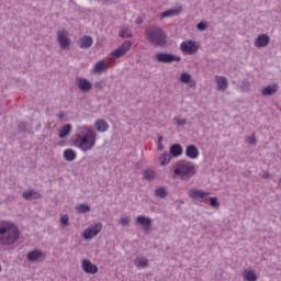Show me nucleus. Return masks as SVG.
<instances>
[{
    "label": "nucleus",
    "instance_id": "nucleus-1",
    "mask_svg": "<svg viewBox=\"0 0 281 281\" xmlns=\"http://www.w3.org/2000/svg\"><path fill=\"white\" fill-rule=\"evenodd\" d=\"M97 142L98 133H95L91 126H81L79 132L75 134L72 144L83 153H88V150L95 148Z\"/></svg>",
    "mask_w": 281,
    "mask_h": 281
},
{
    "label": "nucleus",
    "instance_id": "nucleus-2",
    "mask_svg": "<svg viewBox=\"0 0 281 281\" xmlns=\"http://www.w3.org/2000/svg\"><path fill=\"white\" fill-rule=\"evenodd\" d=\"M21 238L19 226L12 222L0 221V245L10 247Z\"/></svg>",
    "mask_w": 281,
    "mask_h": 281
},
{
    "label": "nucleus",
    "instance_id": "nucleus-3",
    "mask_svg": "<svg viewBox=\"0 0 281 281\" xmlns=\"http://www.w3.org/2000/svg\"><path fill=\"white\" fill-rule=\"evenodd\" d=\"M173 175L181 179V181H190L196 175L194 164L188 160H178L173 166Z\"/></svg>",
    "mask_w": 281,
    "mask_h": 281
},
{
    "label": "nucleus",
    "instance_id": "nucleus-4",
    "mask_svg": "<svg viewBox=\"0 0 281 281\" xmlns=\"http://www.w3.org/2000/svg\"><path fill=\"white\" fill-rule=\"evenodd\" d=\"M145 34L148 43H151V45H158L161 47V45H166L167 43L166 33L159 26L150 25L146 29Z\"/></svg>",
    "mask_w": 281,
    "mask_h": 281
},
{
    "label": "nucleus",
    "instance_id": "nucleus-5",
    "mask_svg": "<svg viewBox=\"0 0 281 281\" xmlns=\"http://www.w3.org/2000/svg\"><path fill=\"white\" fill-rule=\"evenodd\" d=\"M156 60L164 65H172V63H181V57L173 55L172 53H157Z\"/></svg>",
    "mask_w": 281,
    "mask_h": 281
},
{
    "label": "nucleus",
    "instance_id": "nucleus-6",
    "mask_svg": "<svg viewBox=\"0 0 281 281\" xmlns=\"http://www.w3.org/2000/svg\"><path fill=\"white\" fill-rule=\"evenodd\" d=\"M101 232H102V223H97V224L88 227L83 232V239L91 240L92 238H95V236H98V234H100Z\"/></svg>",
    "mask_w": 281,
    "mask_h": 281
},
{
    "label": "nucleus",
    "instance_id": "nucleus-7",
    "mask_svg": "<svg viewBox=\"0 0 281 281\" xmlns=\"http://www.w3.org/2000/svg\"><path fill=\"white\" fill-rule=\"evenodd\" d=\"M180 49L183 54H189V56H192V54H196V52H199V45H196V42L190 40L182 42L180 44Z\"/></svg>",
    "mask_w": 281,
    "mask_h": 281
},
{
    "label": "nucleus",
    "instance_id": "nucleus-8",
    "mask_svg": "<svg viewBox=\"0 0 281 281\" xmlns=\"http://www.w3.org/2000/svg\"><path fill=\"white\" fill-rule=\"evenodd\" d=\"M210 192H205L201 189H192L189 192L190 199H193V201H198V203H207V195Z\"/></svg>",
    "mask_w": 281,
    "mask_h": 281
},
{
    "label": "nucleus",
    "instance_id": "nucleus-9",
    "mask_svg": "<svg viewBox=\"0 0 281 281\" xmlns=\"http://www.w3.org/2000/svg\"><path fill=\"white\" fill-rule=\"evenodd\" d=\"M131 47H133V43L131 41H125L119 46V48L111 53V56L113 58H122V56H124L128 49H131Z\"/></svg>",
    "mask_w": 281,
    "mask_h": 281
},
{
    "label": "nucleus",
    "instance_id": "nucleus-10",
    "mask_svg": "<svg viewBox=\"0 0 281 281\" xmlns=\"http://www.w3.org/2000/svg\"><path fill=\"white\" fill-rule=\"evenodd\" d=\"M76 85L78 89H80L83 93H89L91 89H93V83L89 81L87 78L77 77L76 78Z\"/></svg>",
    "mask_w": 281,
    "mask_h": 281
},
{
    "label": "nucleus",
    "instance_id": "nucleus-11",
    "mask_svg": "<svg viewBox=\"0 0 281 281\" xmlns=\"http://www.w3.org/2000/svg\"><path fill=\"white\" fill-rule=\"evenodd\" d=\"M69 33H67V31L61 30V31H57V41L61 47V49H67V47H69V45H71V40H69Z\"/></svg>",
    "mask_w": 281,
    "mask_h": 281
},
{
    "label": "nucleus",
    "instance_id": "nucleus-12",
    "mask_svg": "<svg viewBox=\"0 0 281 281\" xmlns=\"http://www.w3.org/2000/svg\"><path fill=\"white\" fill-rule=\"evenodd\" d=\"M136 223L142 226V229L145 232H148L153 227V218L145 216V215H138L136 217Z\"/></svg>",
    "mask_w": 281,
    "mask_h": 281
},
{
    "label": "nucleus",
    "instance_id": "nucleus-13",
    "mask_svg": "<svg viewBox=\"0 0 281 281\" xmlns=\"http://www.w3.org/2000/svg\"><path fill=\"white\" fill-rule=\"evenodd\" d=\"M81 267L85 273H90L91 276L98 273V266L93 265L89 259H83L81 262Z\"/></svg>",
    "mask_w": 281,
    "mask_h": 281
},
{
    "label": "nucleus",
    "instance_id": "nucleus-14",
    "mask_svg": "<svg viewBox=\"0 0 281 281\" xmlns=\"http://www.w3.org/2000/svg\"><path fill=\"white\" fill-rule=\"evenodd\" d=\"M271 43V37L268 34H260L255 40V47H267Z\"/></svg>",
    "mask_w": 281,
    "mask_h": 281
},
{
    "label": "nucleus",
    "instance_id": "nucleus-15",
    "mask_svg": "<svg viewBox=\"0 0 281 281\" xmlns=\"http://www.w3.org/2000/svg\"><path fill=\"white\" fill-rule=\"evenodd\" d=\"M26 258L29 262H36L41 260V258H45V255L43 254L42 250L33 249L30 252H27Z\"/></svg>",
    "mask_w": 281,
    "mask_h": 281
},
{
    "label": "nucleus",
    "instance_id": "nucleus-16",
    "mask_svg": "<svg viewBox=\"0 0 281 281\" xmlns=\"http://www.w3.org/2000/svg\"><path fill=\"white\" fill-rule=\"evenodd\" d=\"M71 131H74V126L70 123L65 124L58 132V137L60 139H65L71 135Z\"/></svg>",
    "mask_w": 281,
    "mask_h": 281
},
{
    "label": "nucleus",
    "instance_id": "nucleus-17",
    "mask_svg": "<svg viewBox=\"0 0 281 281\" xmlns=\"http://www.w3.org/2000/svg\"><path fill=\"white\" fill-rule=\"evenodd\" d=\"M169 154L171 157H181L183 155V146L179 143H175L169 147Z\"/></svg>",
    "mask_w": 281,
    "mask_h": 281
},
{
    "label": "nucleus",
    "instance_id": "nucleus-18",
    "mask_svg": "<svg viewBox=\"0 0 281 281\" xmlns=\"http://www.w3.org/2000/svg\"><path fill=\"white\" fill-rule=\"evenodd\" d=\"M91 45H93V37L85 35L83 37L79 38V47L81 49H89Z\"/></svg>",
    "mask_w": 281,
    "mask_h": 281
},
{
    "label": "nucleus",
    "instance_id": "nucleus-19",
    "mask_svg": "<svg viewBox=\"0 0 281 281\" xmlns=\"http://www.w3.org/2000/svg\"><path fill=\"white\" fill-rule=\"evenodd\" d=\"M186 156L189 159H196L199 157V148L195 145H188L186 148Z\"/></svg>",
    "mask_w": 281,
    "mask_h": 281
},
{
    "label": "nucleus",
    "instance_id": "nucleus-20",
    "mask_svg": "<svg viewBox=\"0 0 281 281\" xmlns=\"http://www.w3.org/2000/svg\"><path fill=\"white\" fill-rule=\"evenodd\" d=\"M276 93H278V85L266 86L261 90V95H265L266 98L276 95Z\"/></svg>",
    "mask_w": 281,
    "mask_h": 281
},
{
    "label": "nucleus",
    "instance_id": "nucleus-21",
    "mask_svg": "<svg viewBox=\"0 0 281 281\" xmlns=\"http://www.w3.org/2000/svg\"><path fill=\"white\" fill-rule=\"evenodd\" d=\"M94 126L98 133H106L109 131V123L104 119H98Z\"/></svg>",
    "mask_w": 281,
    "mask_h": 281
},
{
    "label": "nucleus",
    "instance_id": "nucleus-22",
    "mask_svg": "<svg viewBox=\"0 0 281 281\" xmlns=\"http://www.w3.org/2000/svg\"><path fill=\"white\" fill-rule=\"evenodd\" d=\"M180 82H182V85H189V87H194V85H196L194 82V79H192V75L188 74V72H182L180 75Z\"/></svg>",
    "mask_w": 281,
    "mask_h": 281
},
{
    "label": "nucleus",
    "instance_id": "nucleus-23",
    "mask_svg": "<svg viewBox=\"0 0 281 281\" xmlns=\"http://www.w3.org/2000/svg\"><path fill=\"white\" fill-rule=\"evenodd\" d=\"M109 69V65L104 60L98 61L93 67V74H104Z\"/></svg>",
    "mask_w": 281,
    "mask_h": 281
},
{
    "label": "nucleus",
    "instance_id": "nucleus-24",
    "mask_svg": "<svg viewBox=\"0 0 281 281\" xmlns=\"http://www.w3.org/2000/svg\"><path fill=\"white\" fill-rule=\"evenodd\" d=\"M143 179H145L146 181H153L157 179V172L155 171V169L147 168L143 172Z\"/></svg>",
    "mask_w": 281,
    "mask_h": 281
},
{
    "label": "nucleus",
    "instance_id": "nucleus-25",
    "mask_svg": "<svg viewBox=\"0 0 281 281\" xmlns=\"http://www.w3.org/2000/svg\"><path fill=\"white\" fill-rule=\"evenodd\" d=\"M217 82V91H226L227 90V78L225 77H216Z\"/></svg>",
    "mask_w": 281,
    "mask_h": 281
},
{
    "label": "nucleus",
    "instance_id": "nucleus-26",
    "mask_svg": "<svg viewBox=\"0 0 281 281\" xmlns=\"http://www.w3.org/2000/svg\"><path fill=\"white\" fill-rule=\"evenodd\" d=\"M22 196L26 201H32V199H38V196H41V195L38 194V192H36L34 190H26L22 193Z\"/></svg>",
    "mask_w": 281,
    "mask_h": 281
},
{
    "label": "nucleus",
    "instance_id": "nucleus-27",
    "mask_svg": "<svg viewBox=\"0 0 281 281\" xmlns=\"http://www.w3.org/2000/svg\"><path fill=\"white\" fill-rule=\"evenodd\" d=\"M76 157H78V155L76 154V150L69 148V149H66L64 151V159L66 161H74L76 160Z\"/></svg>",
    "mask_w": 281,
    "mask_h": 281
},
{
    "label": "nucleus",
    "instance_id": "nucleus-28",
    "mask_svg": "<svg viewBox=\"0 0 281 281\" xmlns=\"http://www.w3.org/2000/svg\"><path fill=\"white\" fill-rule=\"evenodd\" d=\"M172 159V155L170 151H164L160 157V166H168Z\"/></svg>",
    "mask_w": 281,
    "mask_h": 281
},
{
    "label": "nucleus",
    "instance_id": "nucleus-29",
    "mask_svg": "<svg viewBox=\"0 0 281 281\" xmlns=\"http://www.w3.org/2000/svg\"><path fill=\"white\" fill-rule=\"evenodd\" d=\"M244 278L246 281H258V274L254 270H245Z\"/></svg>",
    "mask_w": 281,
    "mask_h": 281
},
{
    "label": "nucleus",
    "instance_id": "nucleus-30",
    "mask_svg": "<svg viewBox=\"0 0 281 281\" xmlns=\"http://www.w3.org/2000/svg\"><path fill=\"white\" fill-rule=\"evenodd\" d=\"M179 9H169V10H166L164 12H161L160 14V19H168L170 16H177V14H179Z\"/></svg>",
    "mask_w": 281,
    "mask_h": 281
},
{
    "label": "nucleus",
    "instance_id": "nucleus-31",
    "mask_svg": "<svg viewBox=\"0 0 281 281\" xmlns=\"http://www.w3.org/2000/svg\"><path fill=\"white\" fill-rule=\"evenodd\" d=\"M76 211L78 212V214H87L91 212V206H89V204L87 203H82L76 206Z\"/></svg>",
    "mask_w": 281,
    "mask_h": 281
},
{
    "label": "nucleus",
    "instance_id": "nucleus-32",
    "mask_svg": "<svg viewBox=\"0 0 281 281\" xmlns=\"http://www.w3.org/2000/svg\"><path fill=\"white\" fill-rule=\"evenodd\" d=\"M18 131L19 133H32V127L27 125V122H20L18 124Z\"/></svg>",
    "mask_w": 281,
    "mask_h": 281
},
{
    "label": "nucleus",
    "instance_id": "nucleus-33",
    "mask_svg": "<svg viewBox=\"0 0 281 281\" xmlns=\"http://www.w3.org/2000/svg\"><path fill=\"white\" fill-rule=\"evenodd\" d=\"M155 194L160 199H166L168 196V190H166L164 187H160L155 190Z\"/></svg>",
    "mask_w": 281,
    "mask_h": 281
},
{
    "label": "nucleus",
    "instance_id": "nucleus-34",
    "mask_svg": "<svg viewBox=\"0 0 281 281\" xmlns=\"http://www.w3.org/2000/svg\"><path fill=\"white\" fill-rule=\"evenodd\" d=\"M209 205L211 207L218 209V207H221V202H218V198L217 196H212V198H209Z\"/></svg>",
    "mask_w": 281,
    "mask_h": 281
},
{
    "label": "nucleus",
    "instance_id": "nucleus-35",
    "mask_svg": "<svg viewBox=\"0 0 281 281\" xmlns=\"http://www.w3.org/2000/svg\"><path fill=\"white\" fill-rule=\"evenodd\" d=\"M119 36H121V38H131L133 36V32H131L130 29H123L120 31Z\"/></svg>",
    "mask_w": 281,
    "mask_h": 281
},
{
    "label": "nucleus",
    "instance_id": "nucleus-36",
    "mask_svg": "<svg viewBox=\"0 0 281 281\" xmlns=\"http://www.w3.org/2000/svg\"><path fill=\"white\" fill-rule=\"evenodd\" d=\"M148 259L143 258V259H138V261L136 262V267H139L140 269H146V267H148Z\"/></svg>",
    "mask_w": 281,
    "mask_h": 281
},
{
    "label": "nucleus",
    "instance_id": "nucleus-37",
    "mask_svg": "<svg viewBox=\"0 0 281 281\" xmlns=\"http://www.w3.org/2000/svg\"><path fill=\"white\" fill-rule=\"evenodd\" d=\"M246 142L250 146H254L258 142V139L256 138V134H251L250 136H248Z\"/></svg>",
    "mask_w": 281,
    "mask_h": 281
},
{
    "label": "nucleus",
    "instance_id": "nucleus-38",
    "mask_svg": "<svg viewBox=\"0 0 281 281\" xmlns=\"http://www.w3.org/2000/svg\"><path fill=\"white\" fill-rule=\"evenodd\" d=\"M196 30L200 32H205L207 30V22H200L196 24Z\"/></svg>",
    "mask_w": 281,
    "mask_h": 281
},
{
    "label": "nucleus",
    "instance_id": "nucleus-39",
    "mask_svg": "<svg viewBox=\"0 0 281 281\" xmlns=\"http://www.w3.org/2000/svg\"><path fill=\"white\" fill-rule=\"evenodd\" d=\"M173 120H175L177 126H186V124H188V120H186V119H177V117H175Z\"/></svg>",
    "mask_w": 281,
    "mask_h": 281
},
{
    "label": "nucleus",
    "instance_id": "nucleus-40",
    "mask_svg": "<svg viewBox=\"0 0 281 281\" xmlns=\"http://www.w3.org/2000/svg\"><path fill=\"white\" fill-rule=\"evenodd\" d=\"M60 223H61V225H64V227H68L69 226V216H67V215L61 216Z\"/></svg>",
    "mask_w": 281,
    "mask_h": 281
},
{
    "label": "nucleus",
    "instance_id": "nucleus-41",
    "mask_svg": "<svg viewBox=\"0 0 281 281\" xmlns=\"http://www.w3.org/2000/svg\"><path fill=\"white\" fill-rule=\"evenodd\" d=\"M130 224H131V218H128V217H122L120 220V225H123V227H127V225H130Z\"/></svg>",
    "mask_w": 281,
    "mask_h": 281
},
{
    "label": "nucleus",
    "instance_id": "nucleus-42",
    "mask_svg": "<svg viewBox=\"0 0 281 281\" xmlns=\"http://www.w3.org/2000/svg\"><path fill=\"white\" fill-rule=\"evenodd\" d=\"M94 87H95V89H102V87H104V81H97L94 83Z\"/></svg>",
    "mask_w": 281,
    "mask_h": 281
},
{
    "label": "nucleus",
    "instance_id": "nucleus-43",
    "mask_svg": "<svg viewBox=\"0 0 281 281\" xmlns=\"http://www.w3.org/2000/svg\"><path fill=\"white\" fill-rule=\"evenodd\" d=\"M261 177H262V179H271V173L263 172Z\"/></svg>",
    "mask_w": 281,
    "mask_h": 281
},
{
    "label": "nucleus",
    "instance_id": "nucleus-44",
    "mask_svg": "<svg viewBox=\"0 0 281 281\" xmlns=\"http://www.w3.org/2000/svg\"><path fill=\"white\" fill-rule=\"evenodd\" d=\"M144 23V20L142 18L136 19V25H142Z\"/></svg>",
    "mask_w": 281,
    "mask_h": 281
},
{
    "label": "nucleus",
    "instance_id": "nucleus-45",
    "mask_svg": "<svg viewBox=\"0 0 281 281\" xmlns=\"http://www.w3.org/2000/svg\"><path fill=\"white\" fill-rule=\"evenodd\" d=\"M157 148H158L159 151L164 150V144L158 143V147Z\"/></svg>",
    "mask_w": 281,
    "mask_h": 281
},
{
    "label": "nucleus",
    "instance_id": "nucleus-46",
    "mask_svg": "<svg viewBox=\"0 0 281 281\" xmlns=\"http://www.w3.org/2000/svg\"><path fill=\"white\" fill-rule=\"evenodd\" d=\"M161 142H164V136H159V137H158V142H157V143H158V144H161Z\"/></svg>",
    "mask_w": 281,
    "mask_h": 281
},
{
    "label": "nucleus",
    "instance_id": "nucleus-47",
    "mask_svg": "<svg viewBox=\"0 0 281 281\" xmlns=\"http://www.w3.org/2000/svg\"><path fill=\"white\" fill-rule=\"evenodd\" d=\"M58 117H59V120H63V117H65V113H59Z\"/></svg>",
    "mask_w": 281,
    "mask_h": 281
},
{
    "label": "nucleus",
    "instance_id": "nucleus-48",
    "mask_svg": "<svg viewBox=\"0 0 281 281\" xmlns=\"http://www.w3.org/2000/svg\"><path fill=\"white\" fill-rule=\"evenodd\" d=\"M2 270V267H1V265H0V271Z\"/></svg>",
    "mask_w": 281,
    "mask_h": 281
},
{
    "label": "nucleus",
    "instance_id": "nucleus-49",
    "mask_svg": "<svg viewBox=\"0 0 281 281\" xmlns=\"http://www.w3.org/2000/svg\"><path fill=\"white\" fill-rule=\"evenodd\" d=\"M279 183H281V178H280V180H279Z\"/></svg>",
    "mask_w": 281,
    "mask_h": 281
}]
</instances>
